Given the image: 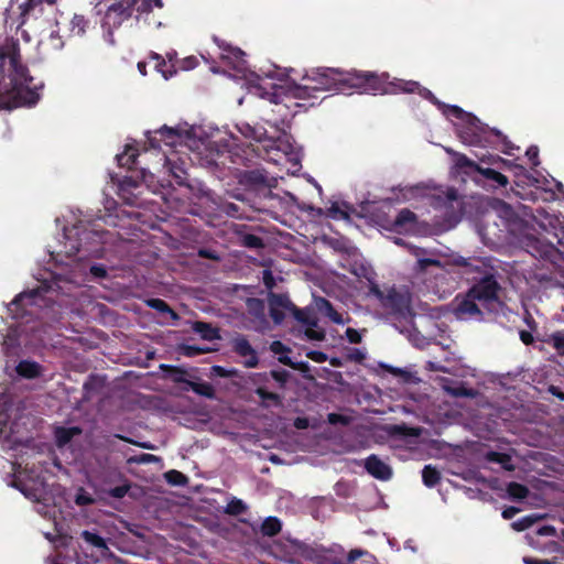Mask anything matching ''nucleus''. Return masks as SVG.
<instances>
[{"label": "nucleus", "mask_w": 564, "mask_h": 564, "mask_svg": "<svg viewBox=\"0 0 564 564\" xmlns=\"http://www.w3.org/2000/svg\"><path fill=\"white\" fill-rule=\"evenodd\" d=\"M327 217L333 219H348L349 215L347 212L343 210L337 203H334L326 213Z\"/></svg>", "instance_id": "nucleus-45"}, {"label": "nucleus", "mask_w": 564, "mask_h": 564, "mask_svg": "<svg viewBox=\"0 0 564 564\" xmlns=\"http://www.w3.org/2000/svg\"><path fill=\"white\" fill-rule=\"evenodd\" d=\"M164 476L166 481L173 486H184L187 484V477L178 470L171 469Z\"/></svg>", "instance_id": "nucleus-43"}, {"label": "nucleus", "mask_w": 564, "mask_h": 564, "mask_svg": "<svg viewBox=\"0 0 564 564\" xmlns=\"http://www.w3.org/2000/svg\"><path fill=\"white\" fill-rule=\"evenodd\" d=\"M486 459L490 463L500 464L506 470L512 471L514 469L511 464V456L507 453L490 451L486 454Z\"/></svg>", "instance_id": "nucleus-28"}, {"label": "nucleus", "mask_w": 564, "mask_h": 564, "mask_svg": "<svg viewBox=\"0 0 564 564\" xmlns=\"http://www.w3.org/2000/svg\"><path fill=\"white\" fill-rule=\"evenodd\" d=\"M388 432L391 436L416 437L420 434L419 429L410 427L405 424L390 425Z\"/></svg>", "instance_id": "nucleus-31"}, {"label": "nucleus", "mask_w": 564, "mask_h": 564, "mask_svg": "<svg viewBox=\"0 0 564 564\" xmlns=\"http://www.w3.org/2000/svg\"><path fill=\"white\" fill-rule=\"evenodd\" d=\"M449 394L453 397H473L474 392L471 389H467L463 386L455 387V388H446Z\"/></svg>", "instance_id": "nucleus-54"}, {"label": "nucleus", "mask_w": 564, "mask_h": 564, "mask_svg": "<svg viewBox=\"0 0 564 564\" xmlns=\"http://www.w3.org/2000/svg\"><path fill=\"white\" fill-rule=\"evenodd\" d=\"M240 245L248 249H261L264 247L263 239L253 234H242L240 236Z\"/></svg>", "instance_id": "nucleus-37"}, {"label": "nucleus", "mask_w": 564, "mask_h": 564, "mask_svg": "<svg viewBox=\"0 0 564 564\" xmlns=\"http://www.w3.org/2000/svg\"><path fill=\"white\" fill-rule=\"evenodd\" d=\"M164 162L169 166V170L178 185H184L186 182V170L183 166V162L178 164L173 158L164 154Z\"/></svg>", "instance_id": "nucleus-21"}, {"label": "nucleus", "mask_w": 564, "mask_h": 564, "mask_svg": "<svg viewBox=\"0 0 564 564\" xmlns=\"http://www.w3.org/2000/svg\"><path fill=\"white\" fill-rule=\"evenodd\" d=\"M456 131L459 139L469 145H480L487 142L489 134L502 137L499 130L489 128L473 113L457 126Z\"/></svg>", "instance_id": "nucleus-4"}, {"label": "nucleus", "mask_w": 564, "mask_h": 564, "mask_svg": "<svg viewBox=\"0 0 564 564\" xmlns=\"http://www.w3.org/2000/svg\"><path fill=\"white\" fill-rule=\"evenodd\" d=\"M79 433L80 430L78 427H58L55 432L56 443L58 446H64Z\"/></svg>", "instance_id": "nucleus-32"}, {"label": "nucleus", "mask_w": 564, "mask_h": 564, "mask_svg": "<svg viewBox=\"0 0 564 564\" xmlns=\"http://www.w3.org/2000/svg\"><path fill=\"white\" fill-rule=\"evenodd\" d=\"M507 492L511 499L522 500L529 496V488L517 481H511L507 486Z\"/></svg>", "instance_id": "nucleus-35"}, {"label": "nucleus", "mask_w": 564, "mask_h": 564, "mask_svg": "<svg viewBox=\"0 0 564 564\" xmlns=\"http://www.w3.org/2000/svg\"><path fill=\"white\" fill-rule=\"evenodd\" d=\"M480 162L488 163L490 165H497L501 163H509V160L502 159L499 155H488L480 158Z\"/></svg>", "instance_id": "nucleus-61"}, {"label": "nucleus", "mask_w": 564, "mask_h": 564, "mask_svg": "<svg viewBox=\"0 0 564 564\" xmlns=\"http://www.w3.org/2000/svg\"><path fill=\"white\" fill-rule=\"evenodd\" d=\"M307 358H310L311 360L315 361V362H325L327 360V355L323 351H319V350H310L307 354H306Z\"/></svg>", "instance_id": "nucleus-59"}, {"label": "nucleus", "mask_w": 564, "mask_h": 564, "mask_svg": "<svg viewBox=\"0 0 564 564\" xmlns=\"http://www.w3.org/2000/svg\"><path fill=\"white\" fill-rule=\"evenodd\" d=\"M162 368L169 371L173 382L188 386L189 380L186 379L187 371L185 369L177 366H162Z\"/></svg>", "instance_id": "nucleus-39"}, {"label": "nucleus", "mask_w": 564, "mask_h": 564, "mask_svg": "<svg viewBox=\"0 0 564 564\" xmlns=\"http://www.w3.org/2000/svg\"><path fill=\"white\" fill-rule=\"evenodd\" d=\"M198 256L204 259L216 260V261H218L220 259V257L218 256V253L215 250L207 249V248H200L198 250Z\"/></svg>", "instance_id": "nucleus-60"}, {"label": "nucleus", "mask_w": 564, "mask_h": 564, "mask_svg": "<svg viewBox=\"0 0 564 564\" xmlns=\"http://www.w3.org/2000/svg\"><path fill=\"white\" fill-rule=\"evenodd\" d=\"M525 155L530 160L533 167L540 165L539 148L536 145H530L525 151Z\"/></svg>", "instance_id": "nucleus-52"}, {"label": "nucleus", "mask_w": 564, "mask_h": 564, "mask_svg": "<svg viewBox=\"0 0 564 564\" xmlns=\"http://www.w3.org/2000/svg\"><path fill=\"white\" fill-rule=\"evenodd\" d=\"M278 360H279V362H281L288 367H291L293 369H296V370H305L308 368L306 362H303V361L294 362L289 356H286V354L279 356Z\"/></svg>", "instance_id": "nucleus-47"}, {"label": "nucleus", "mask_w": 564, "mask_h": 564, "mask_svg": "<svg viewBox=\"0 0 564 564\" xmlns=\"http://www.w3.org/2000/svg\"><path fill=\"white\" fill-rule=\"evenodd\" d=\"M17 373L25 379L39 378L42 373V367L39 362L33 360H21L15 367Z\"/></svg>", "instance_id": "nucleus-15"}, {"label": "nucleus", "mask_w": 564, "mask_h": 564, "mask_svg": "<svg viewBox=\"0 0 564 564\" xmlns=\"http://www.w3.org/2000/svg\"><path fill=\"white\" fill-rule=\"evenodd\" d=\"M76 235H77V246H73L72 249L74 250V253H78L80 251H87L89 253H94L96 250H91L87 247L88 240H94L99 242L101 239V235L98 231L95 230H88L79 228H76Z\"/></svg>", "instance_id": "nucleus-14"}, {"label": "nucleus", "mask_w": 564, "mask_h": 564, "mask_svg": "<svg viewBox=\"0 0 564 564\" xmlns=\"http://www.w3.org/2000/svg\"><path fill=\"white\" fill-rule=\"evenodd\" d=\"M131 7L132 13H137V19L152 11L151 1L150 0H128Z\"/></svg>", "instance_id": "nucleus-41"}, {"label": "nucleus", "mask_w": 564, "mask_h": 564, "mask_svg": "<svg viewBox=\"0 0 564 564\" xmlns=\"http://www.w3.org/2000/svg\"><path fill=\"white\" fill-rule=\"evenodd\" d=\"M56 0H25L23 3L20 4V8L22 9V12L24 14L29 13L31 10L35 8V6L47 2L48 4L55 3Z\"/></svg>", "instance_id": "nucleus-50"}, {"label": "nucleus", "mask_w": 564, "mask_h": 564, "mask_svg": "<svg viewBox=\"0 0 564 564\" xmlns=\"http://www.w3.org/2000/svg\"><path fill=\"white\" fill-rule=\"evenodd\" d=\"M327 421L329 424L337 425L340 424L343 426L349 425L351 419L347 415L340 413H329L327 415Z\"/></svg>", "instance_id": "nucleus-46"}, {"label": "nucleus", "mask_w": 564, "mask_h": 564, "mask_svg": "<svg viewBox=\"0 0 564 564\" xmlns=\"http://www.w3.org/2000/svg\"><path fill=\"white\" fill-rule=\"evenodd\" d=\"M466 280L470 288L455 297L454 314L463 321H485V312L498 314L505 307L503 289L497 269L484 260L465 263Z\"/></svg>", "instance_id": "nucleus-2"}, {"label": "nucleus", "mask_w": 564, "mask_h": 564, "mask_svg": "<svg viewBox=\"0 0 564 564\" xmlns=\"http://www.w3.org/2000/svg\"><path fill=\"white\" fill-rule=\"evenodd\" d=\"M138 152L135 149L128 147L126 151L116 156L118 165L122 167H127L128 170H133L137 167V159Z\"/></svg>", "instance_id": "nucleus-23"}, {"label": "nucleus", "mask_w": 564, "mask_h": 564, "mask_svg": "<svg viewBox=\"0 0 564 564\" xmlns=\"http://www.w3.org/2000/svg\"><path fill=\"white\" fill-rule=\"evenodd\" d=\"M133 15L128 0H119L106 11L105 23L110 28H119L124 21Z\"/></svg>", "instance_id": "nucleus-9"}, {"label": "nucleus", "mask_w": 564, "mask_h": 564, "mask_svg": "<svg viewBox=\"0 0 564 564\" xmlns=\"http://www.w3.org/2000/svg\"><path fill=\"white\" fill-rule=\"evenodd\" d=\"M147 138L151 149H161L162 144L175 147L183 135L180 129L163 126L153 132H148Z\"/></svg>", "instance_id": "nucleus-7"}, {"label": "nucleus", "mask_w": 564, "mask_h": 564, "mask_svg": "<svg viewBox=\"0 0 564 564\" xmlns=\"http://www.w3.org/2000/svg\"><path fill=\"white\" fill-rule=\"evenodd\" d=\"M290 373L284 370H271L270 373H257L254 375L252 381L254 383H265L269 381V377L279 382L280 387L283 388L289 379Z\"/></svg>", "instance_id": "nucleus-20"}, {"label": "nucleus", "mask_w": 564, "mask_h": 564, "mask_svg": "<svg viewBox=\"0 0 564 564\" xmlns=\"http://www.w3.org/2000/svg\"><path fill=\"white\" fill-rule=\"evenodd\" d=\"M345 335L350 344H359L361 341V334L355 328L348 327Z\"/></svg>", "instance_id": "nucleus-57"}, {"label": "nucleus", "mask_w": 564, "mask_h": 564, "mask_svg": "<svg viewBox=\"0 0 564 564\" xmlns=\"http://www.w3.org/2000/svg\"><path fill=\"white\" fill-rule=\"evenodd\" d=\"M366 358L364 351L358 348H349L347 359L355 362H362Z\"/></svg>", "instance_id": "nucleus-56"}, {"label": "nucleus", "mask_w": 564, "mask_h": 564, "mask_svg": "<svg viewBox=\"0 0 564 564\" xmlns=\"http://www.w3.org/2000/svg\"><path fill=\"white\" fill-rule=\"evenodd\" d=\"M158 458L152 454H140L128 458L129 464H147L156 460Z\"/></svg>", "instance_id": "nucleus-49"}, {"label": "nucleus", "mask_w": 564, "mask_h": 564, "mask_svg": "<svg viewBox=\"0 0 564 564\" xmlns=\"http://www.w3.org/2000/svg\"><path fill=\"white\" fill-rule=\"evenodd\" d=\"M88 20L80 14H75L70 20V32L75 35H83L88 26Z\"/></svg>", "instance_id": "nucleus-40"}, {"label": "nucleus", "mask_w": 564, "mask_h": 564, "mask_svg": "<svg viewBox=\"0 0 564 564\" xmlns=\"http://www.w3.org/2000/svg\"><path fill=\"white\" fill-rule=\"evenodd\" d=\"M270 350L275 354V355H280L282 356L283 354H288L291 351V349L285 346L282 341L280 340H274L270 344Z\"/></svg>", "instance_id": "nucleus-55"}, {"label": "nucleus", "mask_w": 564, "mask_h": 564, "mask_svg": "<svg viewBox=\"0 0 564 564\" xmlns=\"http://www.w3.org/2000/svg\"><path fill=\"white\" fill-rule=\"evenodd\" d=\"M247 312L259 323H265V304L264 301L258 297H249L246 301Z\"/></svg>", "instance_id": "nucleus-17"}, {"label": "nucleus", "mask_w": 564, "mask_h": 564, "mask_svg": "<svg viewBox=\"0 0 564 564\" xmlns=\"http://www.w3.org/2000/svg\"><path fill=\"white\" fill-rule=\"evenodd\" d=\"M193 329L205 340H214L219 338L218 329L214 328L206 322H195Z\"/></svg>", "instance_id": "nucleus-26"}, {"label": "nucleus", "mask_w": 564, "mask_h": 564, "mask_svg": "<svg viewBox=\"0 0 564 564\" xmlns=\"http://www.w3.org/2000/svg\"><path fill=\"white\" fill-rule=\"evenodd\" d=\"M547 391L558 400L564 401V392L560 387L551 384L549 386Z\"/></svg>", "instance_id": "nucleus-64"}, {"label": "nucleus", "mask_w": 564, "mask_h": 564, "mask_svg": "<svg viewBox=\"0 0 564 564\" xmlns=\"http://www.w3.org/2000/svg\"><path fill=\"white\" fill-rule=\"evenodd\" d=\"M33 78L21 62L20 43L6 37L0 44V110H11L21 106H34L40 100L39 88L32 85Z\"/></svg>", "instance_id": "nucleus-3"}, {"label": "nucleus", "mask_w": 564, "mask_h": 564, "mask_svg": "<svg viewBox=\"0 0 564 564\" xmlns=\"http://www.w3.org/2000/svg\"><path fill=\"white\" fill-rule=\"evenodd\" d=\"M282 529V523L276 517H268L261 524V533L265 536H274Z\"/></svg>", "instance_id": "nucleus-30"}, {"label": "nucleus", "mask_w": 564, "mask_h": 564, "mask_svg": "<svg viewBox=\"0 0 564 564\" xmlns=\"http://www.w3.org/2000/svg\"><path fill=\"white\" fill-rule=\"evenodd\" d=\"M41 299V290L34 289L28 292L18 294L12 302L8 305V310L12 318L19 319L26 315H32L30 310L32 306H40L39 300Z\"/></svg>", "instance_id": "nucleus-6"}, {"label": "nucleus", "mask_w": 564, "mask_h": 564, "mask_svg": "<svg viewBox=\"0 0 564 564\" xmlns=\"http://www.w3.org/2000/svg\"><path fill=\"white\" fill-rule=\"evenodd\" d=\"M422 481L429 488L435 487L441 481L440 470L432 465H425L422 470Z\"/></svg>", "instance_id": "nucleus-25"}, {"label": "nucleus", "mask_w": 564, "mask_h": 564, "mask_svg": "<svg viewBox=\"0 0 564 564\" xmlns=\"http://www.w3.org/2000/svg\"><path fill=\"white\" fill-rule=\"evenodd\" d=\"M234 351L240 357L247 358L243 361L246 368H256L259 365V357L249 340L240 336L234 341Z\"/></svg>", "instance_id": "nucleus-12"}, {"label": "nucleus", "mask_w": 564, "mask_h": 564, "mask_svg": "<svg viewBox=\"0 0 564 564\" xmlns=\"http://www.w3.org/2000/svg\"><path fill=\"white\" fill-rule=\"evenodd\" d=\"M544 343L552 347L557 355L564 356V330H555L549 334Z\"/></svg>", "instance_id": "nucleus-24"}, {"label": "nucleus", "mask_w": 564, "mask_h": 564, "mask_svg": "<svg viewBox=\"0 0 564 564\" xmlns=\"http://www.w3.org/2000/svg\"><path fill=\"white\" fill-rule=\"evenodd\" d=\"M247 506L238 498H232L226 506L225 512L229 516H240L246 512Z\"/></svg>", "instance_id": "nucleus-42"}, {"label": "nucleus", "mask_w": 564, "mask_h": 564, "mask_svg": "<svg viewBox=\"0 0 564 564\" xmlns=\"http://www.w3.org/2000/svg\"><path fill=\"white\" fill-rule=\"evenodd\" d=\"M391 314L405 317L410 313V297L408 294L390 289L381 302Z\"/></svg>", "instance_id": "nucleus-8"}, {"label": "nucleus", "mask_w": 564, "mask_h": 564, "mask_svg": "<svg viewBox=\"0 0 564 564\" xmlns=\"http://www.w3.org/2000/svg\"><path fill=\"white\" fill-rule=\"evenodd\" d=\"M191 389L198 395L213 399L215 398V389L209 382L188 381L186 390Z\"/></svg>", "instance_id": "nucleus-29"}, {"label": "nucleus", "mask_w": 564, "mask_h": 564, "mask_svg": "<svg viewBox=\"0 0 564 564\" xmlns=\"http://www.w3.org/2000/svg\"><path fill=\"white\" fill-rule=\"evenodd\" d=\"M304 84L295 85L292 95L299 99L317 98L316 93L325 90L355 89L359 94H414L419 82L400 78L390 79L388 73L378 74L367 70H343L318 67L303 76Z\"/></svg>", "instance_id": "nucleus-1"}, {"label": "nucleus", "mask_w": 564, "mask_h": 564, "mask_svg": "<svg viewBox=\"0 0 564 564\" xmlns=\"http://www.w3.org/2000/svg\"><path fill=\"white\" fill-rule=\"evenodd\" d=\"M325 305L326 316L335 324H344L345 321L343 315L332 305V303L327 300H323Z\"/></svg>", "instance_id": "nucleus-44"}, {"label": "nucleus", "mask_w": 564, "mask_h": 564, "mask_svg": "<svg viewBox=\"0 0 564 564\" xmlns=\"http://www.w3.org/2000/svg\"><path fill=\"white\" fill-rule=\"evenodd\" d=\"M269 301V314L275 324H281L285 314L284 311L290 310L291 300L286 294H278L270 292L268 295Z\"/></svg>", "instance_id": "nucleus-10"}, {"label": "nucleus", "mask_w": 564, "mask_h": 564, "mask_svg": "<svg viewBox=\"0 0 564 564\" xmlns=\"http://www.w3.org/2000/svg\"><path fill=\"white\" fill-rule=\"evenodd\" d=\"M254 393L261 399V405L263 408L280 406L282 405V398L275 392L269 391L264 386H258Z\"/></svg>", "instance_id": "nucleus-18"}, {"label": "nucleus", "mask_w": 564, "mask_h": 564, "mask_svg": "<svg viewBox=\"0 0 564 564\" xmlns=\"http://www.w3.org/2000/svg\"><path fill=\"white\" fill-rule=\"evenodd\" d=\"M447 116H452L462 122L470 115L469 112H466L458 106H448L447 110L445 111Z\"/></svg>", "instance_id": "nucleus-48"}, {"label": "nucleus", "mask_w": 564, "mask_h": 564, "mask_svg": "<svg viewBox=\"0 0 564 564\" xmlns=\"http://www.w3.org/2000/svg\"><path fill=\"white\" fill-rule=\"evenodd\" d=\"M147 304L149 307H151L158 312L170 314L172 316V318H174V319L178 318L177 314L162 299H150L147 301Z\"/></svg>", "instance_id": "nucleus-38"}, {"label": "nucleus", "mask_w": 564, "mask_h": 564, "mask_svg": "<svg viewBox=\"0 0 564 564\" xmlns=\"http://www.w3.org/2000/svg\"><path fill=\"white\" fill-rule=\"evenodd\" d=\"M238 181L239 184L250 188L270 186L268 173L264 169L241 171L238 174Z\"/></svg>", "instance_id": "nucleus-11"}, {"label": "nucleus", "mask_w": 564, "mask_h": 564, "mask_svg": "<svg viewBox=\"0 0 564 564\" xmlns=\"http://www.w3.org/2000/svg\"><path fill=\"white\" fill-rule=\"evenodd\" d=\"M365 468L368 474L379 480H389L392 476V469L382 462L377 455L372 454L365 460Z\"/></svg>", "instance_id": "nucleus-13"}, {"label": "nucleus", "mask_w": 564, "mask_h": 564, "mask_svg": "<svg viewBox=\"0 0 564 564\" xmlns=\"http://www.w3.org/2000/svg\"><path fill=\"white\" fill-rule=\"evenodd\" d=\"M414 94H419L421 97L431 100L433 104H438V100L436 99L434 94L430 89L422 87L420 84L419 89H416Z\"/></svg>", "instance_id": "nucleus-58"}, {"label": "nucleus", "mask_w": 564, "mask_h": 564, "mask_svg": "<svg viewBox=\"0 0 564 564\" xmlns=\"http://www.w3.org/2000/svg\"><path fill=\"white\" fill-rule=\"evenodd\" d=\"M150 58L155 61V69L163 75L165 79L171 78L176 70L167 68L165 59L158 53L151 52Z\"/></svg>", "instance_id": "nucleus-36"}, {"label": "nucleus", "mask_w": 564, "mask_h": 564, "mask_svg": "<svg viewBox=\"0 0 564 564\" xmlns=\"http://www.w3.org/2000/svg\"><path fill=\"white\" fill-rule=\"evenodd\" d=\"M80 538L93 547L99 550L101 555H105V553L109 550L106 540L95 532L84 530L80 533Z\"/></svg>", "instance_id": "nucleus-22"}, {"label": "nucleus", "mask_w": 564, "mask_h": 564, "mask_svg": "<svg viewBox=\"0 0 564 564\" xmlns=\"http://www.w3.org/2000/svg\"><path fill=\"white\" fill-rule=\"evenodd\" d=\"M527 247L534 258L549 262L555 271H562L564 256L553 243L544 239L531 237L528 238Z\"/></svg>", "instance_id": "nucleus-5"}, {"label": "nucleus", "mask_w": 564, "mask_h": 564, "mask_svg": "<svg viewBox=\"0 0 564 564\" xmlns=\"http://www.w3.org/2000/svg\"><path fill=\"white\" fill-rule=\"evenodd\" d=\"M289 312L292 316L301 324L306 325L308 327L316 326V321L310 316L308 312L303 308L297 307L295 304L291 302V306Z\"/></svg>", "instance_id": "nucleus-33"}, {"label": "nucleus", "mask_w": 564, "mask_h": 564, "mask_svg": "<svg viewBox=\"0 0 564 564\" xmlns=\"http://www.w3.org/2000/svg\"><path fill=\"white\" fill-rule=\"evenodd\" d=\"M414 270L417 275H421L427 272H433L434 270L443 271L444 265L442 261L438 259L419 258L415 263Z\"/></svg>", "instance_id": "nucleus-19"}, {"label": "nucleus", "mask_w": 564, "mask_h": 564, "mask_svg": "<svg viewBox=\"0 0 564 564\" xmlns=\"http://www.w3.org/2000/svg\"><path fill=\"white\" fill-rule=\"evenodd\" d=\"M205 351L206 350L204 348L194 345H184L182 347V352L186 357H196L204 354Z\"/></svg>", "instance_id": "nucleus-53"}, {"label": "nucleus", "mask_w": 564, "mask_h": 564, "mask_svg": "<svg viewBox=\"0 0 564 564\" xmlns=\"http://www.w3.org/2000/svg\"><path fill=\"white\" fill-rule=\"evenodd\" d=\"M129 489H130V484L126 482L123 485L116 486V487L111 488L109 490V495L112 498L121 499L128 494Z\"/></svg>", "instance_id": "nucleus-51"}, {"label": "nucleus", "mask_w": 564, "mask_h": 564, "mask_svg": "<svg viewBox=\"0 0 564 564\" xmlns=\"http://www.w3.org/2000/svg\"><path fill=\"white\" fill-rule=\"evenodd\" d=\"M478 174H480L488 181L495 182L498 186L501 187H506L509 183L508 177L506 175L490 167L480 166Z\"/></svg>", "instance_id": "nucleus-27"}, {"label": "nucleus", "mask_w": 564, "mask_h": 564, "mask_svg": "<svg viewBox=\"0 0 564 564\" xmlns=\"http://www.w3.org/2000/svg\"><path fill=\"white\" fill-rule=\"evenodd\" d=\"M416 215L410 210L409 208L401 209L395 219L392 223V229L400 232L403 229H406L409 226L412 227L416 223Z\"/></svg>", "instance_id": "nucleus-16"}, {"label": "nucleus", "mask_w": 564, "mask_h": 564, "mask_svg": "<svg viewBox=\"0 0 564 564\" xmlns=\"http://www.w3.org/2000/svg\"><path fill=\"white\" fill-rule=\"evenodd\" d=\"M456 166L467 175L471 173H478L480 169V164L467 158L465 154H458L456 159Z\"/></svg>", "instance_id": "nucleus-34"}, {"label": "nucleus", "mask_w": 564, "mask_h": 564, "mask_svg": "<svg viewBox=\"0 0 564 564\" xmlns=\"http://www.w3.org/2000/svg\"><path fill=\"white\" fill-rule=\"evenodd\" d=\"M90 273L95 278L104 279L107 276V270L102 264H94L90 267Z\"/></svg>", "instance_id": "nucleus-62"}, {"label": "nucleus", "mask_w": 564, "mask_h": 564, "mask_svg": "<svg viewBox=\"0 0 564 564\" xmlns=\"http://www.w3.org/2000/svg\"><path fill=\"white\" fill-rule=\"evenodd\" d=\"M532 521L529 518L514 521L511 525L516 531H523L531 525Z\"/></svg>", "instance_id": "nucleus-63"}]
</instances>
